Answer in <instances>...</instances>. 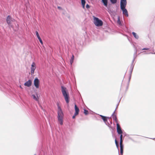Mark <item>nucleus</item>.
Instances as JSON below:
<instances>
[{
  "mask_svg": "<svg viewBox=\"0 0 155 155\" xmlns=\"http://www.w3.org/2000/svg\"><path fill=\"white\" fill-rule=\"evenodd\" d=\"M36 68L35 64L34 62H33L31 65V75H33L34 73L35 70Z\"/></svg>",
  "mask_w": 155,
  "mask_h": 155,
  "instance_id": "nucleus-8",
  "label": "nucleus"
},
{
  "mask_svg": "<svg viewBox=\"0 0 155 155\" xmlns=\"http://www.w3.org/2000/svg\"><path fill=\"white\" fill-rule=\"evenodd\" d=\"M86 7L87 9H88L90 8V6L88 4H87L86 5Z\"/></svg>",
  "mask_w": 155,
  "mask_h": 155,
  "instance_id": "nucleus-28",
  "label": "nucleus"
},
{
  "mask_svg": "<svg viewBox=\"0 0 155 155\" xmlns=\"http://www.w3.org/2000/svg\"><path fill=\"white\" fill-rule=\"evenodd\" d=\"M61 92L67 103L68 104L69 101V96L67 90L63 86H61Z\"/></svg>",
  "mask_w": 155,
  "mask_h": 155,
  "instance_id": "nucleus-1",
  "label": "nucleus"
},
{
  "mask_svg": "<svg viewBox=\"0 0 155 155\" xmlns=\"http://www.w3.org/2000/svg\"><path fill=\"white\" fill-rule=\"evenodd\" d=\"M74 109L75 110V115H77L78 114L79 111V109L76 104L74 105Z\"/></svg>",
  "mask_w": 155,
  "mask_h": 155,
  "instance_id": "nucleus-12",
  "label": "nucleus"
},
{
  "mask_svg": "<svg viewBox=\"0 0 155 155\" xmlns=\"http://www.w3.org/2000/svg\"><path fill=\"white\" fill-rule=\"evenodd\" d=\"M117 22L118 24H119L120 25L121 24V22H120V17L119 16H118V20H117Z\"/></svg>",
  "mask_w": 155,
  "mask_h": 155,
  "instance_id": "nucleus-25",
  "label": "nucleus"
},
{
  "mask_svg": "<svg viewBox=\"0 0 155 155\" xmlns=\"http://www.w3.org/2000/svg\"><path fill=\"white\" fill-rule=\"evenodd\" d=\"M120 99L119 100V102H120Z\"/></svg>",
  "mask_w": 155,
  "mask_h": 155,
  "instance_id": "nucleus-38",
  "label": "nucleus"
},
{
  "mask_svg": "<svg viewBox=\"0 0 155 155\" xmlns=\"http://www.w3.org/2000/svg\"><path fill=\"white\" fill-rule=\"evenodd\" d=\"M14 20V19L12 18L10 15L7 16L6 18V22L9 25L11 24L12 21H13Z\"/></svg>",
  "mask_w": 155,
  "mask_h": 155,
  "instance_id": "nucleus-4",
  "label": "nucleus"
},
{
  "mask_svg": "<svg viewBox=\"0 0 155 155\" xmlns=\"http://www.w3.org/2000/svg\"><path fill=\"white\" fill-rule=\"evenodd\" d=\"M94 23L95 25L97 26H101L103 25V22L102 20L98 18L94 17Z\"/></svg>",
  "mask_w": 155,
  "mask_h": 155,
  "instance_id": "nucleus-3",
  "label": "nucleus"
},
{
  "mask_svg": "<svg viewBox=\"0 0 155 155\" xmlns=\"http://www.w3.org/2000/svg\"><path fill=\"white\" fill-rule=\"evenodd\" d=\"M35 33H36V35L37 37V38L39 40L40 42L42 45L43 44V41H42L41 38L40 37L39 35V34H38V31H35Z\"/></svg>",
  "mask_w": 155,
  "mask_h": 155,
  "instance_id": "nucleus-14",
  "label": "nucleus"
},
{
  "mask_svg": "<svg viewBox=\"0 0 155 155\" xmlns=\"http://www.w3.org/2000/svg\"><path fill=\"white\" fill-rule=\"evenodd\" d=\"M149 53L150 54H155V53L150 52Z\"/></svg>",
  "mask_w": 155,
  "mask_h": 155,
  "instance_id": "nucleus-35",
  "label": "nucleus"
},
{
  "mask_svg": "<svg viewBox=\"0 0 155 155\" xmlns=\"http://www.w3.org/2000/svg\"><path fill=\"white\" fill-rule=\"evenodd\" d=\"M149 48H144L142 49V50H149Z\"/></svg>",
  "mask_w": 155,
  "mask_h": 155,
  "instance_id": "nucleus-30",
  "label": "nucleus"
},
{
  "mask_svg": "<svg viewBox=\"0 0 155 155\" xmlns=\"http://www.w3.org/2000/svg\"><path fill=\"white\" fill-rule=\"evenodd\" d=\"M58 121L60 124L61 125L63 124V118L64 116L62 110L60 107V106L58 104Z\"/></svg>",
  "mask_w": 155,
  "mask_h": 155,
  "instance_id": "nucleus-2",
  "label": "nucleus"
},
{
  "mask_svg": "<svg viewBox=\"0 0 155 155\" xmlns=\"http://www.w3.org/2000/svg\"><path fill=\"white\" fill-rule=\"evenodd\" d=\"M81 1L82 7L83 9H85V6L86 3V1L85 0H81Z\"/></svg>",
  "mask_w": 155,
  "mask_h": 155,
  "instance_id": "nucleus-16",
  "label": "nucleus"
},
{
  "mask_svg": "<svg viewBox=\"0 0 155 155\" xmlns=\"http://www.w3.org/2000/svg\"><path fill=\"white\" fill-rule=\"evenodd\" d=\"M120 153L122 155L123 153V148H124V146L123 145H120Z\"/></svg>",
  "mask_w": 155,
  "mask_h": 155,
  "instance_id": "nucleus-18",
  "label": "nucleus"
},
{
  "mask_svg": "<svg viewBox=\"0 0 155 155\" xmlns=\"http://www.w3.org/2000/svg\"><path fill=\"white\" fill-rule=\"evenodd\" d=\"M132 34L136 39H137L139 38V37L138 35L136 33L133 32Z\"/></svg>",
  "mask_w": 155,
  "mask_h": 155,
  "instance_id": "nucleus-17",
  "label": "nucleus"
},
{
  "mask_svg": "<svg viewBox=\"0 0 155 155\" xmlns=\"http://www.w3.org/2000/svg\"><path fill=\"white\" fill-rule=\"evenodd\" d=\"M102 2L104 6L107 7L108 5V0H102Z\"/></svg>",
  "mask_w": 155,
  "mask_h": 155,
  "instance_id": "nucleus-15",
  "label": "nucleus"
},
{
  "mask_svg": "<svg viewBox=\"0 0 155 155\" xmlns=\"http://www.w3.org/2000/svg\"><path fill=\"white\" fill-rule=\"evenodd\" d=\"M100 116L101 117L102 119L103 120L104 123L107 124L106 122L107 121V119H109V118L101 115H100Z\"/></svg>",
  "mask_w": 155,
  "mask_h": 155,
  "instance_id": "nucleus-11",
  "label": "nucleus"
},
{
  "mask_svg": "<svg viewBox=\"0 0 155 155\" xmlns=\"http://www.w3.org/2000/svg\"><path fill=\"white\" fill-rule=\"evenodd\" d=\"M127 4V0H120V8L126 7Z\"/></svg>",
  "mask_w": 155,
  "mask_h": 155,
  "instance_id": "nucleus-7",
  "label": "nucleus"
},
{
  "mask_svg": "<svg viewBox=\"0 0 155 155\" xmlns=\"http://www.w3.org/2000/svg\"><path fill=\"white\" fill-rule=\"evenodd\" d=\"M133 68H134V66H131V70L130 71V76H129V82L130 81V78H131V73H132V71H133Z\"/></svg>",
  "mask_w": 155,
  "mask_h": 155,
  "instance_id": "nucleus-19",
  "label": "nucleus"
},
{
  "mask_svg": "<svg viewBox=\"0 0 155 155\" xmlns=\"http://www.w3.org/2000/svg\"><path fill=\"white\" fill-rule=\"evenodd\" d=\"M107 11H108V12H109V13H110V12H111V10H110L109 8H107Z\"/></svg>",
  "mask_w": 155,
  "mask_h": 155,
  "instance_id": "nucleus-33",
  "label": "nucleus"
},
{
  "mask_svg": "<svg viewBox=\"0 0 155 155\" xmlns=\"http://www.w3.org/2000/svg\"><path fill=\"white\" fill-rule=\"evenodd\" d=\"M120 134V139H122V137H123L122 134Z\"/></svg>",
  "mask_w": 155,
  "mask_h": 155,
  "instance_id": "nucleus-29",
  "label": "nucleus"
},
{
  "mask_svg": "<svg viewBox=\"0 0 155 155\" xmlns=\"http://www.w3.org/2000/svg\"><path fill=\"white\" fill-rule=\"evenodd\" d=\"M135 59H134V58H133V59L132 61V65H131V66H133L132 65V64H133V63H134V60H135Z\"/></svg>",
  "mask_w": 155,
  "mask_h": 155,
  "instance_id": "nucleus-32",
  "label": "nucleus"
},
{
  "mask_svg": "<svg viewBox=\"0 0 155 155\" xmlns=\"http://www.w3.org/2000/svg\"><path fill=\"white\" fill-rule=\"evenodd\" d=\"M117 130L118 134H122V131L120 126L118 123H117Z\"/></svg>",
  "mask_w": 155,
  "mask_h": 155,
  "instance_id": "nucleus-9",
  "label": "nucleus"
},
{
  "mask_svg": "<svg viewBox=\"0 0 155 155\" xmlns=\"http://www.w3.org/2000/svg\"><path fill=\"white\" fill-rule=\"evenodd\" d=\"M34 155H36V154H34Z\"/></svg>",
  "mask_w": 155,
  "mask_h": 155,
  "instance_id": "nucleus-39",
  "label": "nucleus"
},
{
  "mask_svg": "<svg viewBox=\"0 0 155 155\" xmlns=\"http://www.w3.org/2000/svg\"><path fill=\"white\" fill-rule=\"evenodd\" d=\"M77 115H75V114L74 113V116H73L72 117V118L74 119V118H75V116H76Z\"/></svg>",
  "mask_w": 155,
  "mask_h": 155,
  "instance_id": "nucleus-31",
  "label": "nucleus"
},
{
  "mask_svg": "<svg viewBox=\"0 0 155 155\" xmlns=\"http://www.w3.org/2000/svg\"><path fill=\"white\" fill-rule=\"evenodd\" d=\"M115 143L117 147L118 148L119 147L118 143L116 139L115 140Z\"/></svg>",
  "mask_w": 155,
  "mask_h": 155,
  "instance_id": "nucleus-26",
  "label": "nucleus"
},
{
  "mask_svg": "<svg viewBox=\"0 0 155 155\" xmlns=\"http://www.w3.org/2000/svg\"><path fill=\"white\" fill-rule=\"evenodd\" d=\"M135 52L134 53V56H133V58L134 59H135L137 57V48H135Z\"/></svg>",
  "mask_w": 155,
  "mask_h": 155,
  "instance_id": "nucleus-21",
  "label": "nucleus"
},
{
  "mask_svg": "<svg viewBox=\"0 0 155 155\" xmlns=\"http://www.w3.org/2000/svg\"><path fill=\"white\" fill-rule=\"evenodd\" d=\"M58 8H59V9H60L61 8V7H58Z\"/></svg>",
  "mask_w": 155,
  "mask_h": 155,
  "instance_id": "nucleus-37",
  "label": "nucleus"
},
{
  "mask_svg": "<svg viewBox=\"0 0 155 155\" xmlns=\"http://www.w3.org/2000/svg\"><path fill=\"white\" fill-rule=\"evenodd\" d=\"M120 9L122 11L123 15L126 17H128L129 16L126 7L121 8Z\"/></svg>",
  "mask_w": 155,
  "mask_h": 155,
  "instance_id": "nucleus-6",
  "label": "nucleus"
},
{
  "mask_svg": "<svg viewBox=\"0 0 155 155\" xmlns=\"http://www.w3.org/2000/svg\"><path fill=\"white\" fill-rule=\"evenodd\" d=\"M117 0H110V2L112 4H115L117 2Z\"/></svg>",
  "mask_w": 155,
  "mask_h": 155,
  "instance_id": "nucleus-23",
  "label": "nucleus"
},
{
  "mask_svg": "<svg viewBox=\"0 0 155 155\" xmlns=\"http://www.w3.org/2000/svg\"><path fill=\"white\" fill-rule=\"evenodd\" d=\"M33 98L35 101H38V97L36 96L34 94H32V95Z\"/></svg>",
  "mask_w": 155,
  "mask_h": 155,
  "instance_id": "nucleus-22",
  "label": "nucleus"
},
{
  "mask_svg": "<svg viewBox=\"0 0 155 155\" xmlns=\"http://www.w3.org/2000/svg\"><path fill=\"white\" fill-rule=\"evenodd\" d=\"M74 59V55H72V57L71 58V59L70 60V64H71V65H72V63H73Z\"/></svg>",
  "mask_w": 155,
  "mask_h": 155,
  "instance_id": "nucleus-20",
  "label": "nucleus"
},
{
  "mask_svg": "<svg viewBox=\"0 0 155 155\" xmlns=\"http://www.w3.org/2000/svg\"><path fill=\"white\" fill-rule=\"evenodd\" d=\"M119 104V103H118V104L117 105L116 108V109H115V110L114 111H116V110L117 108V107Z\"/></svg>",
  "mask_w": 155,
  "mask_h": 155,
  "instance_id": "nucleus-34",
  "label": "nucleus"
},
{
  "mask_svg": "<svg viewBox=\"0 0 155 155\" xmlns=\"http://www.w3.org/2000/svg\"><path fill=\"white\" fill-rule=\"evenodd\" d=\"M31 80H29L27 81L25 83L24 85L25 86L29 87L31 85Z\"/></svg>",
  "mask_w": 155,
  "mask_h": 155,
  "instance_id": "nucleus-10",
  "label": "nucleus"
},
{
  "mask_svg": "<svg viewBox=\"0 0 155 155\" xmlns=\"http://www.w3.org/2000/svg\"><path fill=\"white\" fill-rule=\"evenodd\" d=\"M84 113L85 115H87L88 114V110H86V109L84 110Z\"/></svg>",
  "mask_w": 155,
  "mask_h": 155,
  "instance_id": "nucleus-24",
  "label": "nucleus"
},
{
  "mask_svg": "<svg viewBox=\"0 0 155 155\" xmlns=\"http://www.w3.org/2000/svg\"><path fill=\"white\" fill-rule=\"evenodd\" d=\"M122 143H123V139H120V145H123Z\"/></svg>",
  "mask_w": 155,
  "mask_h": 155,
  "instance_id": "nucleus-27",
  "label": "nucleus"
},
{
  "mask_svg": "<svg viewBox=\"0 0 155 155\" xmlns=\"http://www.w3.org/2000/svg\"><path fill=\"white\" fill-rule=\"evenodd\" d=\"M19 87H20L21 89H22V87H21V85H20Z\"/></svg>",
  "mask_w": 155,
  "mask_h": 155,
  "instance_id": "nucleus-36",
  "label": "nucleus"
},
{
  "mask_svg": "<svg viewBox=\"0 0 155 155\" xmlns=\"http://www.w3.org/2000/svg\"><path fill=\"white\" fill-rule=\"evenodd\" d=\"M115 113V111H114V112L112 114V118H113V120H114L117 123H118V120H117V119L116 116L114 114Z\"/></svg>",
  "mask_w": 155,
  "mask_h": 155,
  "instance_id": "nucleus-13",
  "label": "nucleus"
},
{
  "mask_svg": "<svg viewBox=\"0 0 155 155\" xmlns=\"http://www.w3.org/2000/svg\"><path fill=\"white\" fill-rule=\"evenodd\" d=\"M40 81L37 78H35L34 81V84L36 88H38L39 87Z\"/></svg>",
  "mask_w": 155,
  "mask_h": 155,
  "instance_id": "nucleus-5",
  "label": "nucleus"
}]
</instances>
